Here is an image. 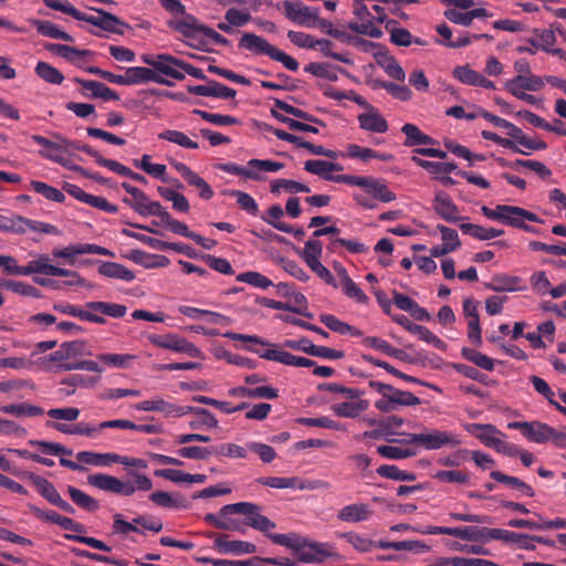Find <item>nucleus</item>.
Listing matches in <instances>:
<instances>
[{
    "label": "nucleus",
    "instance_id": "10",
    "mask_svg": "<svg viewBox=\"0 0 566 566\" xmlns=\"http://www.w3.org/2000/svg\"><path fill=\"white\" fill-rule=\"evenodd\" d=\"M251 509H254V503L250 502H239L233 504H227L220 509V525L219 528L223 531L231 532H244L245 524L244 521L241 522L239 518H233L230 515L232 514H242L251 513Z\"/></svg>",
    "mask_w": 566,
    "mask_h": 566
},
{
    "label": "nucleus",
    "instance_id": "46",
    "mask_svg": "<svg viewBox=\"0 0 566 566\" xmlns=\"http://www.w3.org/2000/svg\"><path fill=\"white\" fill-rule=\"evenodd\" d=\"M80 462L92 465H104L111 462L122 461V457L113 453H94L90 451H82L76 454Z\"/></svg>",
    "mask_w": 566,
    "mask_h": 566
},
{
    "label": "nucleus",
    "instance_id": "6",
    "mask_svg": "<svg viewBox=\"0 0 566 566\" xmlns=\"http://www.w3.org/2000/svg\"><path fill=\"white\" fill-rule=\"evenodd\" d=\"M30 510L36 517H39L41 520H45L48 522L55 523L64 530L77 533V534H65L64 538H66L69 541H74V542H80V543L86 544L93 548H96V549H99L103 552L108 553L112 551V548L109 546H107L104 542L96 539L94 537H87V536L81 535V534L85 533V527L82 524L73 521L70 517L60 515L54 511L45 512L34 505H31Z\"/></svg>",
    "mask_w": 566,
    "mask_h": 566
},
{
    "label": "nucleus",
    "instance_id": "32",
    "mask_svg": "<svg viewBox=\"0 0 566 566\" xmlns=\"http://www.w3.org/2000/svg\"><path fill=\"white\" fill-rule=\"evenodd\" d=\"M55 137L57 138V140H61V145H63L62 151H67L69 149L81 150V151L90 155L91 157H93L95 163L102 167H106L107 163L109 161V159L104 158L97 150H95L93 147H91L87 144H82L76 140H70V139L63 138L61 135H55Z\"/></svg>",
    "mask_w": 566,
    "mask_h": 566
},
{
    "label": "nucleus",
    "instance_id": "55",
    "mask_svg": "<svg viewBox=\"0 0 566 566\" xmlns=\"http://www.w3.org/2000/svg\"><path fill=\"white\" fill-rule=\"evenodd\" d=\"M216 168L228 174H232L235 176H242L244 178H249L252 180H261L262 177L258 171L253 170L248 165L245 167L239 166L234 163H220L216 165Z\"/></svg>",
    "mask_w": 566,
    "mask_h": 566
},
{
    "label": "nucleus",
    "instance_id": "38",
    "mask_svg": "<svg viewBox=\"0 0 566 566\" xmlns=\"http://www.w3.org/2000/svg\"><path fill=\"white\" fill-rule=\"evenodd\" d=\"M24 476L28 478L34 484L39 493L43 497H45L50 503L54 504V502H56V500L60 497V493L56 491L54 485L46 479L36 475L32 472H25Z\"/></svg>",
    "mask_w": 566,
    "mask_h": 566
},
{
    "label": "nucleus",
    "instance_id": "41",
    "mask_svg": "<svg viewBox=\"0 0 566 566\" xmlns=\"http://www.w3.org/2000/svg\"><path fill=\"white\" fill-rule=\"evenodd\" d=\"M274 107L280 111H283L286 114H290L296 118L303 119L307 123H312V124L319 125L323 127L326 126V124L321 118H318L301 108L294 107L282 99L274 98Z\"/></svg>",
    "mask_w": 566,
    "mask_h": 566
},
{
    "label": "nucleus",
    "instance_id": "57",
    "mask_svg": "<svg viewBox=\"0 0 566 566\" xmlns=\"http://www.w3.org/2000/svg\"><path fill=\"white\" fill-rule=\"evenodd\" d=\"M323 253V244L319 240L311 239L305 242L303 251L300 253L306 265L319 261Z\"/></svg>",
    "mask_w": 566,
    "mask_h": 566
},
{
    "label": "nucleus",
    "instance_id": "36",
    "mask_svg": "<svg viewBox=\"0 0 566 566\" xmlns=\"http://www.w3.org/2000/svg\"><path fill=\"white\" fill-rule=\"evenodd\" d=\"M492 528L486 527H476V526H468V527H453L451 532V536L461 538L463 541L469 542H479V541H488L490 538V532Z\"/></svg>",
    "mask_w": 566,
    "mask_h": 566
},
{
    "label": "nucleus",
    "instance_id": "16",
    "mask_svg": "<svg viewBox=\"0 0 566 566\" xmlns=\"http://www.w3.org/2000/svg\"><path fill=\"white\" fill-rule=\"evenodd\" d=\"M367 109L366 113L359 114L357 119L359 123V127L367 132L384 134L388 130L389 125L386 118L380 114V112L369 104L368 107H364Z\"/></svg>",
    "mask_w": 566,
    "mask_h": 566
},
{
    "label": "nucleus",
    "instance_id": "52",
    "mask_svg": "<svg viewBox=\"0 0 566 566\" xmlns=\"http://www.w3.org/2000/svg\"><path fill=\"white\" fill-rule=\"evenodd\" d=\"M227 195L232 198H235L238 206L242 210H244L245 212L253 217L258 216L259 206L251 195L241 190H228Z\"/></svg>",
    "mask_w": 566,
    "mask_h": 566
},
{
    "label": "nucleus",
    "instance_id": "3",
    "mask_svg": "<svg viewBox=\"0 0 566 566\" xmlns=\"http://www.w3.org/2000/svg\"><path fill=\"white\" fill-rule=\"evenodd\" d=\"M44 4L53 10L61 11L65 14L71 15L77 21H84L91 23L104 31L112 32L115 34H124L125 30L129 28V25L122 21L115 14H112L103 9L88 7L90 10H94L98 15H90L81 12L78 9L73 7L69 2H62L61 0H42Z\"/></svg>",
    "mask_w": 566,
    "mask_h": 566
},
{
    "label": "nucleus",
    "instance_id": "43",
    "mask_svg": "<svg viewBox=\"0 0 566 566\" xmlns=\"http://www.w3.org/2000/svg\"><path fill=\"white\" fill-rule=\"evenodd\" d=\"M0 289L9 290L22 296H29L34 298H40L42 296L40 290H38L36 287L24 282L14 280L0 279Z\"/></svg>",
    "mask_w": 566,
    "mask_h": 566
},
{
    "label": "nucleus",
    "instance_id": "44",
    "mask_svg": "<svg viewBox=\"0 0 566 566\" xmlns=\"http://www.w3.org/2000/svg\"><path fill=\"white\" fill-rule=\"evenodd\" d=\"M34 71L35 74L46 83L60 85L64 81L62 72L48 62H38Z\"/></svg>",
    "mask_w": 566,
    "mask_h": 566
},
{
    "label": "nucleus",
    "instance_id": "1",
    "mask_svg": "<svg viewBox=\"0 0 566 566\" xmlns=\"http://www.w3.org/2000/svg\"><path fill=\"white\" fill-rule=\"evenodd\" d=\"M160 6L174 15H181L180 19L168 22L170 29L182 34L187 44L201 52L210 53V43L221 46H230L231 42L214 29L203 24L195 15L186 12V7L180 0H158Z\"/></svg>",
    "mask_w": 566,
    "mask_h": 566
},
{
    "label": "nucleus",
    "instance_id": "37",
    "mask_svg": "<svg viewBox=\"0 0 566 566\" xmlns=\"http://www.w3.org/2000/svg\"><path fill=\"white\" fill-rule=\"evenodd\" d=\"M364 189L375 199L382 202H391L396 199L395 192L389 190L384 182L373 177H367Z\"/></svg>",
    "mask_w": 566,
    "mask_h": 566
},
{
    "label": "nucleus",
    "instance_id": "45",
    "mask_svg": "<svg viewBox=\"0 0 566 566\" xmlns=\"http://www.w3.org/2000/svg\"><path fill=\"white\" fill-rule=\"evenodd\" d=\"M533 33L537 39L531 38L527 40V42L531 45L549 53V51L553 49L552 46L556 43L557 40L554 31L547 29H534Z\"/></svg>",
    "mask_w": 566,
    "mask_h": 566
},
{
    "label": "nucleus",
    "instance_id": "51",
    "mask_svg": "<svg viewBox=\"0 0 566 566\" xmlns=\"http://www.w3.org/2000/svg\"><path fill=\"white\" fill-rule=\"evenodd\" d=\"M159 139L167 140L174 143L180 147L187 149H197L199 147L198 143L191 140L185 133L180 130L167 129L161 132L158 135Z\"/></svg>",
    "mask_w": 566,
    "mask_h": 566
},
{
    "label": "nucleus",
    "instance_id": "26",
    "mask_svg": "<svg viewBox=\"0 0 566 566\" xmlns=\"http://www.w3.org/2000/svg\"><path fill=\"white\" fill-rule=\"evenodd\" d=\"M370 515L371 511L364 503L346 505L337 513L338 520L354 523L366 521Z\"/></svg>",
    "mask_w": 566,
    "mask_h": 566
},
{
    "label": "nucleus",
    "instance_id": "17",
    "mask_svg": "<svg viewBox=\"0 0 566 566\" xmlns=\"http://www.w3.org/2000/svg\"><path fill=\"white\" fill-rule=\"evenodd\" d=\"M481 212L490 220L501 222L511 227L515 216H523L521 207L510 205H497L494 209L488 206L481 207ZM524 216H526L524 213Z\"/></svg>",
    "mask_w": 566,
    "mask_h": 566
},
{
    "label": "nucleus",
    "instance_id": "27",
    "mask_svg": "<svg viewBox=\"0 0 566 566\" xmlns=\"http://www.w3.org/2000/svg\"><path fill=\"white\" fill-rule=\"evenodd\" d=\"M149 499L161 507L187 509L190 505L188 500L179 493L172 495L165 491H156L149 495Z\"/></svg>",
    "mask_w": 566,
    "mask_h": 566
},
{
    "label": "nucleus",
    "instance_id": "11",
    "mask_svg": "<svg viewBox=\"0 0 566 566\" xmlns=\"http://www.w3.org/2000/svg\"><path fill=\"white\" fill-rule=\"evenodd\" d=\"M285 17L302 27L313 28L318 19V10L305 6L302 1H284Z\"/></svg>",
    "mask_w": 566,
    "mask_h": 566
},
{
    "label": "nucleus",
    "instance_id": "62",
    "mask_svg": "<svg viewBox=\"0 0 566 566\" xmlns=\"http://www.w3.org/2000/svg\"><path fill=\"white\" fill-rule=\"evenodd\" d=\"M304 71L316 77L326 78L332 82L338 80L337 73L332 69V65L328 63L312 62L304 67Z\"/></svg>",
    "mask_w": 566,
    "mask_h": 566
},
{
    "label": "nucleus",
    "instance_id": "61",
    "mask_svg": "<svg viewBox=\"0 0 566 566\" xmlns=\"http://www.w3.org/2000/svg\"><path fill=\"white\" fill-rule=\"evenodd\" d=\"M1 410L6 413L14 415L17 417H35L44 413L42 408L30 403L7 405L3 406Z\"/></svg>",
    "mask_w": 566,
    "mask_h": 566
},
{
    "label": "nucleus",
    "instance_id": "2",
    "mask_svg": "<svg viewBox=\"0 0 566 566\" xmlns=\"http://www.w3.org/2000/svg\"><path fill=\"white\" fill-rule=\"evenodd\" d=\"M224 336L233 340H240L242 345L239 346L238 349L258 352L254 348V345L265 347L262 354H289V350L304 352L305 354H343L342 352L329 347L316 346L305 337L285 339L279 344H271L256 335L227 333Z\"/></svg>",
    "mask_w": 566,
    "mask_h": 566
},
{
    "label": "nucleus",
    "instance_id": "21",
    "mask_svg": "<svg viewBox=\"0 0 566 566\" xmlns=\"http://www.w3.org/2000/svg\"><path fill=\"white\" fill-rule=\"evenodd\" d=\"M227 534H220L214 541V548L223 553L252 554L256 552V546L243 541H229Z\"/></svg>",
    "mask_w": 566,
    "mask_h": 566
},
{
    "label": "nucleus",
    "instance_id": "4",
    "mask_svg": "<svg viewBox=\"0 0 566 566\" xmlns=\"http://www.w3.org/2000/svg\"><path fill=\"white\" fill-rule=\"evenodd\" d=\"M140 61L146 65L153 66L156 71L165 76L171 77L177 81L185 78V73L201 81H207L208 77L203 71L196 67L184 60L177 59L170 54H143Z\"/></svg>",
    "mask_w": 566,
    "mask_h": 566
},
{
    "label": "nucleus",
    "instance_id": "33",
    "mask_svg": "<svg viewBox=\"0 0 566 566\" xmlns=\"http://www.w3.org/2000/svg\"><path fill=\"white\" fill-rule=\"evenodd\" d=\"M460 230L468 235L478 240H491L504 234L503 229L485 228L474 223H461Z\"/></svg>",
    "mask_w": 566,
    "mask_h": 566
},
{
    "label": "nucleus",
    "instance_id": "31",
    "mask_svg": "<svg viewBox=\"0 0 566 566\" xmlns=\"http://www.w3.org/2000/svg\"><path fill=\"white\" fill-rule=\"evenodd\" d=\"M85 308H88L90 312L94 314L107 315L114 318H120L127 312L126 306L122 304L107 303L102 301L87 302L85 304Z\"/></svg>",
    "mask_w": 566,
    "mask_h": 566
},
{
    "label": "nucleus",
    "instance_id": "50",
    "mask_svg": "<svg viewBox=\"0 0 566 566\" xmlns=\"http://www.w3.org/2000/svg\"><path fill=\"white\" fill-rule=\"evenodd\" d=\"M67 493L71 496V500L80 507L88 511V512H95L98 510L99 504L97 500L94 497L87 495L86 493L82 492L81 490L74 488V486H67Z\"/></svg>",
    "mask_w": 566,
    "mask_h": 566
},
{
    "label": "nucleus",
    "instance_id": "56",
    "mask_svg": "<svg viewBox=\"0 0 566 566\" xmlns=\"http://www.w3.org/2000/svg\"><path fill=\"white\" fill-rule=\"evenodd\" d=\"M30 185L36 193L42 195L48 200L59 203H62L65 200V196L60 189L54 188L43 181L32 180Z\"/></svg>",
    "mask_w": 566,
    "mask_h": 566
},
{
    "label": "nucleus",
    "instance_id": "20",
    "mask_svg": "<svg viewBox=\"0 0 566 566\" xmlns=\"http://www.w3.org/2000/svg\"><path fill=\"white\" fill-rule=\"evenodd\" d=\"M122 188L132 196V198H124L123 202L134 209L142 217H146V211H148L149 207L155 201H150L143 190L128 182H123Z\"/></svg>",
    "mask_w": 566,
    "mask_h": 566
},
{
    "label": "nucleus",
    "instance_id": "59",
    "mask_svg": "<svg viewBox=\"0 0 566 566\" xmlns=\"http://www.w3.org/2000/svg\"><path fill=\"white\" fill-rule=\"evenodd\" d=\"M192 113L200 116L203 120L217 126H231L239 123L238 118L230 115L209 113L202 109H193Z\"/></svg>",
    "mask_w": 566,
    "mask_h": 566
},
{
    "label": "nucleus",
    "instance_id": "29",
    "mask_svg": "<svg viewBox=\"0 0 566 566\" xmlns=\"http://www.w3.org/2000/svg\"><path fill=\"white\" fill-rule=\"evenodd\" d=\"M53 308L63 314L78 317L82 321H87L96 324H104L106 322L102 315L94 314L90 312L88 308L83 310L67 303L54 304Z\"/></svg>",
    "mask_w": 566,
    "mask_h": 566
},
{
    "label": "nucleus",
    "instance_id": "42",
    "mask_svg": "<svg viewBox=\"0 0 566 566\" xmlns=\"http://www.w3.org/2000/svg\"><path fill=\"white\" fill-rule=\"evenodd\" d=\"M284 211L280 205H273L269 208L265 214L261 216V219L274 229L284 233H292L293 227L287 224L280 219L283 217Z\"/></svg>",
    "mask_w": 566,
    "mask_h": 566
},
{
    "label": "nucleus",
    "instance_id": "28",
    "mask_svg": "<svg viewBox=\"0 0 566 566\" xmlns=\"http://www.w3.org/2000/svg\"><path fill=\"white\" fill-rule=\"evenodd\" d=\"M491 539H501L505 543H516L521 548L525 549H535V546L530 543L528 534H521L510 531H504L500 528H492L490 532Z\"/></svg>",
    "mask_w": 566,
    "mask_h": 566
},
{
    "label": "nucleus",
    "instance_id": "7",
    "mask_svg": "<svg viewBox=\"0 0 566 566\" xmlns=\"http://www.w3.org/2000/svg\"><path fill=\"white\" fill-rule=\"evenodd\" d=\"M238 46L255 55H266L273 61L282 63L289 71L296 72L300 67L298 62L294 57L276 49L266 39L254 33H243Z\"/></svg>",
    "mask_w": 566,
    "mask_h": 566
},
{
    "label": "nucleus",
    "instance_id": "60",
    "mask_svg": "<svg viewBox=\"0 0 566 566\" xmlns=\"http://www.w3.org/2000/svg\"><path fill=\"white\" fill-rule=\"evenodd\" d=\"M324 95L329 98H333L335 101H342V99L352 101L363 108L369 106V103L366 101V98L363 97L361 95H358L354 91L342 92V91H337L333 87H328L324 91Z\"/></svg>",
    "mask_w": 566,
    "mask_h": 566
},
{
    "label": "nucleus",
    "instance_id": "22",
    "mask_svg": "<svg viewBox=\"0 0 566 566\" xmlns=\"http://www.w3.org/2000/svg\"><path fill=\"white\" fill-rule=\"evenodd\" d=\"M137 410L143 411H157L164 413L166 417H181L182 409L180 406L164 400L163 398H155L145 400L136 405Z\"/></svg>",
    "mask_w": 566,
    "mask_h": 566
},
{
    "label": "nucleus",
    "instance_id": "49",
    "mask_svg": "<svg viewBox=\"0 0 566 566\" xmlns=\"http://www.w3.org/2000/svg\"><path fill=\"white\" fill-rule=\"evenodd\" d=\"M23 268L24 275L38 273L53 276L55 265L50 264L49 255L41 254L38 259L30 261L28 265H24Z\"/></svg>",
    "mask_w": 566,
    "mask_h": 566
},
{
    "label": "nucleus",
    "instance_id": "48",
    "mask_svg": "<svg viewBox=\"0 0 566 566\" xmlns=\"http://www.w3.org/2000/svg\"><path fill=\"white\" fill-rule=\"evenodd\" d=\"M520 279L510 275H496L493 277L491 283H488L485 287L494 292H513L520 290L517 286Z\"/></svg>",
    "mask_w": 566,
    "mask_h": 566
},
{
    "label": "nucleus",
    "instance_id": "54",
    "mask_svg": "<svg viewBox=\"0 0 566 566\" xmlns=\"http://www.w3.org/2000/svg\"><path fill=\"white\" fill-rule=\"evenodd\" d=\"M490 475L493 480L500 483H505L514 489H517L530 497L534 496L533 489L528 484H526L525 482L515 476L506 475L500 471H492Z\"/></svg>",
    "mask_w": 566,
    "mask_h": 566
},
{
    "label": "nucleus",
    "instance_id": "39",
    "mask_svg": "<svg viewBox=\"0 0 566 566\" xmlns=\"http://www.w3.org/2000/svg\"><path fill=\"white\" fill-rule=\"evenodd\" d=\"M31 24L36 29V32L43 36L73 42V38L69 33L60 30V28L51 21L33 20Z\"/></svg>",
    "mask_w": 566,
    "mask_h": 566
},
{
    "label": "nucleus",
    "instance_id": "19",
    "mask_svg": "<svg viewBox=\"0 0 566 566\" xmlns=\"http://www.w3.org/2000/svg\"><path fill=\"white\" fill-rule=\"evenodd\" d=\"M326 544L322 543H306L303 541L301 549L297 552V560L303 563H323L327 557L333 554L327 549Z\"/></svg>",
    "mask_w": 566,
    "mask_h": 566
},
{
    "label": "nucleus",
    "instance_id": "35",
    "mask_svg": "<svg viewBox=\"0 0 566 566\" xmlns=\"http://www.w3.org/2000/svg\"><path fill=\"white\" fill-rule=\"evenodd\" d=\"M401 132L406 135L405 146L433 145L436 140L422 133L415 124L407 123L401 127Z\"/></svg>",
    "mask_w": 566,
    "mask_h": 566
},
{
    "label": "nucleus",
    "instance_id": "47",
    "mask_svg": "<svg viewBox=\"0 0 566 566\" xmlns=\"http://www.w3.org/2000/svg\"><path fill=\"white\" fill-rule=\"evenodd\" d=\"M321 322L331 331L336 332L340 335H353L359 336L360 332L347 323L338 319L336 316L331 314L321 315Z\"/></svg>",
    "mask_w": 566,
    "mask_h": 566
},
{
    "label": "nucleus",
    "instance_id": "14",
    "mask_svg": "<svg viewBox=\"0 0 566 566\" xmlns=\"http://www.w3.org/2000/svg\"><path fill=\"white\" fill-rule=\"evenodd\" d=\"M150 343L160 349L174 350L181 354H199L192 344L176 334H151L148 336Z\"/></svg>",
    "mask_w": 566,
    "mask_h": 566
},
{
    "label": "nucleus",
    "instance_id": "24",
    "mask_svg": "<svg viewBox=\"0 0 566 566\" xmlns=\"http://www.w3.org/2000/svg\"><path fill=\"white\" fill-rule=\"evenodd\" d=\"M304 169L307 172H311L313 175H317L318 177L323 178L327 181H333L332 178L335 177V175H332V171H340L343 170V166L336 163L321 160V159H313L307 160L304 164Z\"/></svg>",
    "mask_w": 566,
    "mask_h": 566
},
{
    "label": "nucleus",
    "instance_id": "53",
    "mask_svg": "<svg viewBox=\"0 0 566 566\" xmlns=\"http://www.w3.org/2000/svg\"><path fill=\"white\" fill-rule=\"evenodd\" d=\"M521 211L523 212V214L525 213L526 216H515L511 227L524 230L533 234H539V230L535 227L528 226L526 221L543 223L544 220L541 219L536 213L528 211L524 208H521Z\"/></svg>",
    "mask_w": 566,
    "mask_h": 566
},
{
    "label": "nucleus",
    "instance_id": "34",
    "mask_svg": "<svg viewBox=\"0 0 566 566\" xmlns=\"http://www.w3.org/2000/svg\"><path fill=\"white\" fill-rule=\"evenodd\" d=\"M98 273L103 276L119 279L125 282H130L135 279L133 271L116 262H102L98 266Z\"/></svg>",
    "mask_w": 566,
    "mask_h": 566
},
{
    "label": "nucleus",
    "instance_id": "30",
    "mask_svg": "<svg viewBox=\"0 0 566 566\" xmlns=\"http://www.w3.org/2000/svg\"><path fill=\"white\" fill-rule=\"evenodd\" d=\"M17 227H19V231L15 233H24L28 229L34 232H41L45 234L59 235L60 230L50 223L31 220L21 216H15Z\"/></svg>",
    "mask_w": 566,
    "mask_h": 566
},
{
    "label": "nucleus",
    "instance_id": "18",
    "mask_svg": "<svg viewBox=\"0 0 566 566\" xmlns=\"http://www.w3.org/2000/svg\"><path fill=\"white\" fill-rule=\"evenodd\" d=\"M433 209L443 220L448 222H457L458 220L462 219V217L459 216V209L452 201L451 197L442 190L436 192L433 199Z\"/></svg>",
    "mask_w": 566,
    "mask_h": 566
},
{
    "label": "nucleus",
    "instance_id": "58",
    "mask_svg": "<svg viewBox=\"0 0 566 566\" xmlns=\"http://www.w3.org/2000/svg\"><path fill=\"white\" fill-rule=\"evenodd\" d=\"M281 189H284L291 193L305 192L308 193L311 191L310 187L301 184L298 181L290 180V179H276L271 184V192L277 193Z\"/></svg>",
    "mask_w": 566,
    "mask_h": 566
},
{
    "label": "nucleus",
    "instance_id": "25",
    "mask_svg": "<svg viewBox=\"0 0 566 566\" xmlns=\"http://www.w3.org/2000/svg\"><path fill=\"white\" fill-rule=\"evenodd\" d=\"M467 430L473 433L485 446L495 448L502 433L493 424L471 423L467 426Z\"/></svg>",
    "mask_w": 566,
    "mask_h": 566
},
{
    "label": "nucleus",
    "instance_id": "15",
    "mask_svg": "<svg viewBox=\"0 0 566 566\" xmlns=\"http://www.w3.org/2000/svg\"><path fill=\"white\" fill-rule=\"evenodd\" d=\"M510 428L520 429L525 438L536 443H545L549 441L553 428L546 423L538 421H515L509 423Z\"/></svg>",
    "mask_w": 566,
    "mask_h": 566
},
{
    "label": "nucleus",
    "instance_id": "5",
    "mask_svg": "<svg viewBox=\"0 0 566 566\" xmlns=\"http://www.w3.org/2000/svg\"><path fill=\"white\" fill-rule=\"evenodd\" d=\"M134 482L122 481L115 476L97 473L87 476V483L105 492H111L117 495L130 496L136 490L149 491L153 489L151 480L145 474L138 472L132 473Z\"/></svg>",
    "mask_w": 566,
    "mask_h": 566
},
{
    "label": "nucleus",
    "instance_id": "8",
    "mask_svg": "<svg viewBox=\"0 0 566 566\" xmlns=\"http://www.w3.org/2000/svg\"><path fill=\"white\" fill-rule=\"evenodd\" d=\"M45 371H67L82 369L87 371L102 373L103 369L93 360H80L76 356H43L32 360V366Z\"/></svg>",
    "mask_w": 566,
    "mask_h": 566
},
{
    "label": "nucleus",
    "instance_id": "12",
    "mask_svg": "<svg viewBox=\"0 0 566 566\" xmlns=\"http://www.w3.org/2000/svg\"><path fill=\"white\" fill-rule=\"evenodd\" d=\"M126 72V86L140 85L146 83H157L165 86H172L174 82L163 76L160 72L156 71L153 66H132L125 70Z\"/></svg>",
    "mask_w": 566,
    "mask_h": 566
},
{
    "label": "nucleus",
    "instance_id": "63",
    "mask_svg": "<svg viewBox=\"0 0 566 566\" xmlns=\"http://www.w3.org/2000/svg\"><path fill=\"white\" fill-rule=\"evenodd\" d=\"M238 282H243L247 284H250L252 286L259 287V289H268L273 285V282L268 279L265 275L255 272V271H247L243 273H240L237 276Z\"/></svg>",
    "mask_w": 566,
    "mask_h": 566
},
{
    "label": "nucleus",
    "instance_id": "23",
    "mask_svg": "<svg viewBox=\"0 0 566 566\" xmlns=\"http://www.w3.org/2000/svg\"><path fill=\"white\" fill-rule=\"evenodd\" d=\"M74 82L82 85L83 88L90 91L91 96L94 98H101L105 102L119 99V95L102 82L93 80H83L78 77H75Z\"/></svg>",
    "mask_w": 566,
    "mask_h": 566
},
{
    "label": "nucleus",
    "instance_id": "13",
    "mask_svg": "<svg viewBox=\"0 0 566 566\" xmlns=\"http://www.w3.org/2000/svg\"><path fill=\"white\" fill-rule=\"evenodd\" d=\"M82 254H97L104 256H113V253L103 247L93 244V243H78L71 244L63 249H54L52 251V255L54 258L65 259L69 264L73 265L75 263V256Z\"/></svg>",
    "mask_w": 566,
    "mask_h": 566
},
{
    "label": "nucleus",
    "instance_id": "40",
    "mask_svg": "<svg viewBox=\"0 0 566 566\" xmlns=\"http://www.w3.org/2000/svg\"><path fill=\"white\" fill-rule=\"evenodd\" d=\"M251 513H245V526H250L260 532H263L268 536L269 531L274 528L275 524L266 516L260 514L259 505L254 504V509H251Z\"/></svg>",
    "mask_w": 566,
    "mask_h": 566
},
{
    "label": "nucleus",
    "instance_id": "9",
    "mask_svg": "<svg viewBox=\"0 0 566 566\" xmlns=\"http://www.w3.org/2000/svg\"><path fill=\"white\" fill-rule=\"evenodd\" d=\"M407 439L398 440L392 438H386L390 443L405 442V443H418L423 446L426 449L436 450L443 446L451 444L458 446L460 441L454 438L453 434L446 431H432L429 433H405Z\"/></svg>",
    "mask_w": 566,
    "mask_h": 566
},
{
    "label": "nucleus",
    "instance_id": "64",
    "mask_svg": "<svg viewBox=\"0 0 566 566\" xmlns=\"http://www.w3.org/2000/svg\"><path fill=\"white\" fill-rule=\"evenodd\" d=\"M380 66L384 69V71L387 73L388 76L391 78L403 82L406 78V73L401 65L397 62V60L388 55L386 56L381 62H379Z\"/></svg>",
    "mask_w": 566,
    "mask_h": 566
}]
</instances>
